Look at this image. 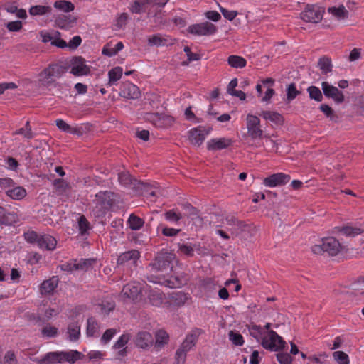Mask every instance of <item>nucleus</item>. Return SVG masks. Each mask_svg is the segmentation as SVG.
I'll use <instances>...</instances> for the list:
<instances>
[{
    "instance_id": "2",
    "label": "nucleus",
    "mask_w": 364,
    "mask_h": 364,
    "mask_svg": "<svg viewBox=\"0 0 364 364\" xmlns=\"http://www.w3.org/2000/svg\"><path fill=\"white\" fill-rule=\"evenodd\" d=\"M176 259L174 252L163 249L158 252L153 262L151 263L152 268L157 271L165 270L172 268L173 262Z\"/></svg>"
},
{
    "instance_id": "23",
    "label": "nucleus",
    "mask_w": 364,
    "mask_h": 364,
    "mask_svg": "<svg viewBox=\"0 0 364 364\" xmlns=\"http://www.w3.org/2000/svg\"><path fill=\"white\" fill-rule=\"evenodd\" d=\"M58 284V279L56 277L45 280L40 286V293L42 295L50 294L57 288Z\"/></svg>"
},
{
    "instance_id": "17",
    "label": "nucleus",
    "mask_w": 364,
    "mask_h": 364,
    "mask_svg": "<svg viewBox=\"0 0 364 364\" xmlns=\"http://www.w3.org/2000/svg\"><path fill=\"white\" fill-rule=\"evenodd\" d=\"M135 345L141 349H149L154 344L152 335L147 331H140L134 338Z\"/></svg>"
},
{
    "instance_id": "44",
    "label": "nucleus",
    "mask_w": 364,
    "mask_h": 364,
    "mask_svg": "<svg viewBox=\"0 0 364 364\" xmlns=\"http://www.w3.org/2000/svg\"><path fill=\"white\" fill-rule=\"evenodd\" d=\"M109 84L113 85L115 82L119 80L122 75V68L121 67H115L111 69L109 73Z\"/></svg>"
},
{
    "instance_id": "4",
    "label": "nucleus",
    "mask_w": 364,
    "mask_h": 364,
    "mask_svg": "<svg viewBox=\"0 0 364 364\" xmlns=\"http://www.w3.org/2000/svg\"><path fill=\"white\" fill-rule=\"evenodd\" d=\"M323 12L324 10L316 4H307L300 17L305 22L317 23L322 20Z\"/></svg>"
},
{
    "instance_id": "29",
    "label": "nucleus",
    "mask_w": 364,
    "mask_h": 364,
    "mask_svg": "<svg viewBox=\"0 0 364 364\" xmlns=\"http://www.w3.org/2000/svg\"><path fill=\"white\" fill-rule=\"evenodd\" d=\"M6 194L12 200H20L26 196L27 192L23 186L15 185L13 188L6 190Z\"/></svg>"
},
{
    "instance_id": "54",
    "label": "nucleus",
    "mask_w": 364,
    "mask_h": 364,
    "mask_svg": "<svg viewBox=\"0 0 364 364\" xmlns=\"http://www.w3.org/2000/svg\"><path fill=\"white\" fill-rule=\"evenodd\" d=\"M11 215L9 213H7L6 209L0 206V224L9 225H11L12 220L11 219Z\"/></svg>"
},
{
    "instance_id": "25",
    "label": "nucleus",
    "mask_w": 364,
    "mask_h": 364,
    "mask_svg": "<svg viewBox=\"0 0 364 364\" xmlns=\"http://www.w3.org/2000/svg\"><path fill=\"white\" fill-rule=\"evenodd\" d=\"M140 257V253L136 250H132L122 253L118 259L117 264H123L124 263L132 262L135 264Z\"/></svg>"
},
{
    "instance_id": "24",
    "label": "nucleus",
    "mask_w": 364,
    "mask_h": 364,
    "mask_svg": "<svg viewBox=\"0 0 364 364\" xmlns=\"http://www.w3.org/2000/svg\"><path fill=\"white\" fill-rule=\"evenodd\" d=\"M56 245L57 240L54 237L45 234L40 236L38 246L41 249L53 250L55 249Z\"/></svg>"
},
{
    "instance_id": "7",
    "label": "nucleus",
    "mask_w": 364,
    "mask_h": 364,
    "mask_svg": "<svg viewBox=\"0 0 364 364\" xmlns=\"http://www.w3.org/2000/svg\"><path fill=\"white\" fill-rule=\"evenodd\" d=\"M247 129L249 136L252 139H263V130L261 129L260 119L257 116L247 114Z\"/></svg>"
},
{
    "instance_id": "41",
    "label": "nucleus",
    "mask_w": 364,
    "mask_h": 364,
    "mask_svg": "<svg viewBox=\"0 0 364 364\" xmlns=\"http://www.w3.org/2000/svg\"><path fill=\"white\" fill-rule=\"evenodd\" d=\"M250 334L254 337L257 341L262 339L263 332L262 328L260 326L256 325L255 323H251L247 326Z\"/></svg>"
},
{
    "instance_id": "18",
    "label": "nucleus",
    "mask_w": 364,
    "mask_h": 364,
    "mask_svg": "<svg viewBox=\"0 0 364 364\" xmlns=\"http://www.w3.org/2000/svg\"><path fill=\"white\" fill-rule=\"evenodd\" d=\"M141 287L139 282H130L123 287L121 294L122 296L134 300L141 294Z\"/></svg>"
},
{
    "instance_id": "22",
    "label": "nucleus",
    "mask_w": 364,
    "mask_h": 364,
    "mask_svg": "<svg viewBox=\"0 0 364 364\" xmlns=\"http://www.w3.org/2000/svg\"><path fill=\"white\" fill-rule=\"evenodd\" d=\"M149 303L155 306H159L166 299L165 294L159 289H150L147 295Z\"/></svg>"
},
{
    "instance_id": "51",
    "label": "nucleus",
    "mask_w": 364,
    "mask_h": 364,
    "mask_svg": "<svg viewBox=\"0 0 364 364\" xmlns=\"http://www.w3.org/2000/svg\"><path fill=\"white\" fill-rule=\"evenodd\" d=\"M165 219L172 223H178L182 218L180 213H177L175 210H169L164 213Z\"/></svg>"
},
{
    "instance_id": "50",
    "label": "nucleus",
    "mask_w": 364,
    "mask_h": 364,
    "mask_svg": "<svg viewBox=\"0 0 364 364\" xmlns=\"http://www.w3.org/2000/svg\"><path fill=\"white\" fill-rule=\"evenodd\" d=\"M333 357L338 364H349L350 363L348 355L343 351L333 352Z\"/></svg>"
},
{
    "instance_id": "11",
    "label": "nucleus",
    "mask_w": 364,
    "mask_h": 364,
    "mask_svg": "<svg viewBox=\"0 0 364 364\" xmlns=\"http://www.w3.org/2000/svg\"><path fill=\"white\" fill-rule=\"evenodd\" d=\"M224 224L227 226L229 231L232 235L235 236L239 235L242 232L245 230L248 226L243 221L239 220L235 216L229 215L225 219Z\"/></svg>"
},
{
    "instance_id": "48",
    "label": "nucleus",
    "mask_w": 364,
    "mask_h": 364,
    "mask_svg": "<svg viewBox=\"0 0 364 364\" xmlns=\"http://www.w3.org/2000/svg\"><path fill=\"white\" fill-rule=\"evenodd\" d=\"M14 134H22L25 138L28 139L33 138L34 134L32 132L31 127L30 125V122L27 121L25 124V127L15 131Z\"/></svg>"
},
{
    "instance_id": "9",
    "label": "nucleus",
    "mask_w": 364,
    "mask_h": 364,
    "mask_svg": "<svg viewBox=\"0 0 364 364\" xmlns=\"http://www.w3.org/2000/svg\"><path fill=\"white\" fill-rule=\"evenodd\" d=\"M72 73L75 76H83L90 73V68L85 63V60L81 56L73 57L70 60Z\"/></svg>"
},
{
    "instance_id": "31",
    "label": "nucleus",
    "mask_w": 364,
    "mask_h": 364,
    "mask_svg": "<svg viewBox=\"0 0 364 364\" xmlns=\"http://www.w3.org/2000/svg\"><path fill=\"white\" fill-rule=\"evenodd\" d=\"M228 63L233 68H243L247 65V60L242 56L231 55L228 58Z\"/></svg>"
},
{
    "instance_id": "56",
    "label": "nucleus",
    "mask_w": 364,
    "mask_h": 364,
    "mask_svg": "<svg viewBox=\"0 0 364 364\" xmlns=\"http://www.w3.org/2000/svg\"><path fill=\"white\" fill-rule=\"evenodd\" d=\"M229 338L232 342V343L235 346H242L244 343V339L242 336L237 332L233 331H230L229 332Z\"/></svg>"
},
{
    "instance_id": "12",
    "label": "nucleus",
    "mask_w": 364,
    "mask_h": 364,
    "mask_svg": "<svg viewBox=\"0 0 364 364\" xmlns=\"http://www.w3.org/2000/svg\"><path fill=\"white\" fill-rule=\"evenodd\" d=\"M291 177L284 173H277L270 175L263 180V184L267 187L284 186L289 182Z\"/></svg>"
},
{
    "instance_id": "19",
    "label": "nucleus",
    "mask_w": 364,
    "mask_h": 364,
    "mask_svg": "<svg viewBox=\"0 0 364 364\" xmlns=\"http://www.w3.org/2000/svg\"><path fill=\"white\" fill-rule=\"evenodd\" d=\"M323 248L329 255L335 256L340 252L341 245L335 237H328L323 239Z\"/></svg>"
},
{
    "instance_id": "63",
    "label": "nucleus",
    "mask_w": 364,
    "mask_h": 364,
    "mask_svg": "<svg viewBox=\"0 0 364 364\" xmlns=\"http://www.w3.org/2000/svg\"><path fill=\"white\" fill-rule=\"evenodd\" d=\"M58 328L54 326H46L41 330L43 336L53 338L58 334Z\"/></svg>"
},
{
    "instance_id": "60",
    "label": "nucleus",
    "mask_w": 364,
    "mask_h": 364,
    "mask_svg": "<svg viewBox=\"0 0 364 364\" xmlns=\"http://www.w3.org/2000/svg\"><path fill=\"white\" fill-rule=\"evenodd\" d=\"M186 354V351L179 348L176 352L174 364H184Z\"/></svg>"
},
{
    "instance_id": "33",
    "label": "nucleus",
    "mask_w": 364,
    "mask_h": 364,
    "mask_svg": "<svg viewBox=\"0 0 364 364\" xmlns=\"http://www.w3.org/2000/svg\"><path fill=\"white\" fill-rule=\"evenodd\" d=\"M99 325L96 319L93 317L87 318V325L86 329V334L89 337L98 336Z\"/></svg>"
},
{
    "instance_id": "14",
    "label": "nucleus",
    "mask_w": 364,
    "mask_h": 364,
    "mask_svg": "<svg viewBox=\"0 0 364 364\" xmlns=\"http://www.w3.org/2000/svg\"><path fill=\"white\" fill-rule=\"evenodd\" d=\"M189 299L188 294L182 291H175L169 294L168 301L165 302L168 308L181 307Z\"/></svg>"
},
{
    "instance_id": "61",
    "label": "nucleus",
    "mask_w": 364,
    "mask_h": 364,
    "mask_svg": "<svg viewBox=\"0 0 364 364\" xmlns=\"http://www.w3.org/2000/svg\"><path fill=\"white\" fill-rule=\"evenodd\" d=\"M16 183L11 178H0V188L1 189L8 190L13 188Z\"/></svg>"
},
{
    "instance_id": "3",
    "label": "nucleus",
    "mask_w": 364,
    "mask_h": 364,
    "mask_svg": "<svg viewBox=\"0 0 364 364\" xmlns=\"http://www.w3.org/2000/svg\"><path fill=\"white\" fill-rule=\"evenodd\" d=\"M262 346L267 350L278 351L285 346V341L273 330L268 331L267 336H264L261 342Z\"/></svg>"
},
{
    "instance_id": "45",
    "label": "nucleus",
    "mask_w": 364,
    "mask_h": 364,
    "mask_svg": "<svg viewBox=\"0 0 364 364\" xmlns=\"http://www.w3.org/2000/svg\"><path fill=\"white\" fill-rule=\"evenodd\" d=\"M338 231L343 232V235L346 236H351L354 237L355 235H360L363 232V230H362L359 228H354L351 226H344L342 228H337Z\"/></svg>"
},
{
    "instance_id": "53",
    "label": "nucleus",
    "mask_w": 364,
    "mask_h": 364,
    "mask_svg": "<svg viewBox=\"0 0 364 364\" xmlns=\"http://www.w3.org/2000/svg\"><path fill=\"white\" fill-rule=\"evenodd\" d=\"M101 310L106 314L113 311L115 308V303L112 299H105L100 304Z\"/></svg>"
},
{
    "instance_id": "42",
    "label": "nucleus",
    "mask_w": 364,
    "mask_h": 364,
    "mask_svg": "<svg viewBox=\"0 0 364 364\" xmlns=\"http://www.w3.org/2000/svg\"><path fill=\"white\" fill-rule=\"evenodd\" d=\"M68 333L69 335V339L71 341H76L80 334V328L77 323H71L68 326Z\"/></svg>"
},
{
    "instance_id": "28",
    "label": "nucleus",
    "mask_w": 364,
    "mask_h": 364,
    "mask_svg": "<svg viewBox=\"0 0 364 364\" xmlns=\"http://www.w3.org/2000/svg\"><path fill=\"white\" fill-rule=\"evenodd\" d=\"M259 115L265 120H269L276 125L282 126L284 123V117L277 112L264 110Z\"/></svg>"
},
{
    "instance_id": "52",
    "label": "nucleus",
    "mask_w": 364,
    "mask_h": 364,
    "mask_svg": "<svg viewBox=\"0 0 364 364\" xmlns=\"http://www.w3.org/2000/svg\"><path fill=\"white\" fill-rule=\"evenodd\" d=\"M78 227L80 232L82 235H85L87 230L90 228V223L83 215H80L78 219Z\"/></svg>"
},
{
    "instance_id": "59",
    "label": "nucleus",
    "mask_w": 364,
    "mask_h": 364,
    "mask_svg": "<svg viewBox=\"0 0 364 364\" xmlns=\"http://www.w3.org/2000/svg\"><path fill=\"white\" fill-rule=\"evenodd\" d=\"M178 252L187 257H193L194 255V250L193 247L187 244H179Z\"/></svg>"
},
{
    "instance_id": "15",
    "label": "nucleus",
    "mask_w": 364,
    "mask_h": 364,
    "mask_svg": "<svg viewBox=\"0 0 364 364\" xmlns=\"http://www.w3.org/2000/svg\"><path fill=\"white\" fill-rule=\"evenodd\" d=\"M119 95L127 99H137L140 97L141 92L136 85L127 81L122 84Z\"/></svg>"
},
{
    "instance_id": "26",
    "label": "nucleus",
    "mask_w": 364,
    "mask_h": 364,
    "mask_svg": "<svg viewBox=\"0 0 364 364\" xmlns=\"http://www.w3.org/2000/svg\"><path fill=\"white\" fill-rule=\"evenodd\" d=\"M113 193L109 191L100 192L96 194V200L97 203L101 205L102 208L108 209L113 204L112 196Z\"/></svg>"
},
{
    "instance_id": "8",
    "label": "nucleus",
    "mask_w": 364,
    "mask_h": 364,
    "mask_svg": "<svg viewBox=\"0 0 364 364\" xmlns=\"http://www.w3.org/2000/svg\"><path fill=\"white\" fill-rule=\"evenodd\" d=\"M321 89L325 97L332 99L336 104H341L345 101V96L343 92L328 82L324 81L321 82Z\"/></svg>"
},
{
    "instance_id": "37",
    "label": "nucleus",
    "mask_w": 364,
    "mask_h": 364,
    "mask_svg": "<svg viewBox=\"0 0 364 364\" xmlns=\"http://www.w3.org/2000/svg\"><path fill=\"white\" fill-rule=\"evenodd\" d=\"M328 13L333 14L335 17L338 19L346 18L348 16V11L346 9L344 6L341 5L339 7H329L328 9Z\"/></svg>"
},
{
    "instance_id": "39",
    "label": "nucleus",
    "mask_w": 364,
    "mask_h": 364,
    "mask_svg": "<svg viewBox=\"0 0 364 364\" xmlns=\"http://www.w3.org/2000/svg\"><path fill=\"white\" fill-rule=\"evenodd\" d=\"M52 11V8L49 6L36 5L32 6L29 9V14L31 16L36 15H44L50 13Z\"/></svg>"
},
{
    "instance_id": "36",
    "label": "nucleus",
    "mask_w": 364,
    "mask_h": 364,
    "mask_svg": "<svg viewBox=\"0 0 364 364\" xmlns=\"http://www.w3.org/2000/svg\"><path fill=\"white\" fill-rule=\"evenodd\" d=\"M62 357V363L67 361L70 363H74L81 357V353L77 350H72L70 352H60Z\"/></svg>"
},
{
    "instance_id": "35",
    "label": "nucleus",
    "mask_w": 364,
    "mask_h": 364,
    "mask_svg": "<svg viewBox=\"0 0 364 364\" xmlns=\"http://www.w3.org/2000/svg\"><path fill=\"white\" fill-rule=\"evenodd\" d=\"M127 223L132 230H138L143 227L144 221L142 218L132 213L129 215Z\"/></svg>"
},
{
    "instance_id": "5",
    "label": "nucleus",
    "mask_w": 364,
    "mask_h": 364,
    "mask_svg": "<svg viewBox=\"0 0 364 364\" xmlns=\"http://www.w3.org/2000/svg\"><path fill=\"white\" fill-rule=\"evenodd\" d=\"M144 119L146 121L151 123L154 127L159 128L169 127L174 122V119L172 117L159 113H146Z\"/></svg>"
},
{
    "instance_id": "30",
    "label": "nucleus",
    "mask_w": 364,
    "mask_h": 364,
    "mask_svg": "<svg viewBox=\"0 0 364 364\" xmlns=\"http://www.w3.org/2000/svg\"><path fill=\"white\" fill-rule=\"evenodd\" d=\"M75 23V18L70 15H60L56 20V25L60 28H69Z\"/></svg>"
},
{
    "instance_id": "40",
    "label": "nucleus",
    "mask_w": 364,
    "mask_h": 364,
    "mask_svg": "<svg viewBox=\"0 0 364 364\" xmlns=\"http://www.w3.org/2000/svg\"><path fill=\"white\" fill-rule=\"evenodd\" d=\"M307 92L311 100H314L318 102H320L323 100V94L318 87L314 85L309 86L307 88Z\"/></svg>"
},
{
    "instance_id": "38",
    "label": "nucleus",
    "mask_w": 364,
    "mask_h": 364,
    "mask_svg": "<svg viewBox=\"0 0 364 364\" xmlns=\"http://www.w3.org/2000/svg\"><path fill=\"white\" fill-rule=\"evenodd\" d=\"M183 208L186 211H188V216L191 218V220H196V222L202 224L203 219L198 215V210L195 207L190 203H186L183 205Z\"/></svg>"
},
{
    "instance_id": "46",
    "label": "nucleus",
    "mask_w": 364,
    "mask_h": 364,
    "mask_svg": "<svg viewBox=\"0 0 364 364\" xmlns=\"http://www.w3.org/2000/svg\"><path fill=\"white\" fill-rule=\"evenodd\" d=\"M54 7L65 12L72 11L75 8L73 3L65 0L56 1L54 3Z\"/></svg>"
},
{
    "instance_id": "6",
    "label": "nucleus",
    "mask_w": 364,
    "mask_h": 364,
    "mask_svg": "<svg viewBox=\"0 0 364 364\" xmlns=\"http://www.w3.org/2000/svg\"><path fill=\"white\" fill-rule=\"evenodd\" d=\"M187 31L194 36H210L217 31V27L209 21L191 25Z\"/></svg>"
},
{
    "instance_id": "47",
    "label": "nucleus",
    "mask_w": 364,
    "mask_h": 364,
    "mask_svg": "<svg viewBox=\"0 0 364 364\" xmlns=\"http://www.w3.org/2000/svg\"><path fill=\"white\" fill-rule=\"evenodd\" d=\"M161 8V7H159V6L156 5L151 9V12H155V14L154 15V22L156 26H159L166 23L164 18V15Z\"/></svg>"
},
{
    "instance_id": "58",
    "label": "nucleus",
    "mask_w": 364,
    "mask_h": 364,
    "mask_svg": "<svg viewBox=\"0 0 364 364\" xmlns=\"http://www.w3.org/2000/svg\"><path fill=\"white\" fill-rule=\"evenodd\" d=\"M129 339V334H122L114 344L113 348L114 349H121L122 348H125Z\"/></svg>"
},
{
    "instance_id": "20",
    "label": "nucleus",
    "mask_w": 364,
    "mask_h": 364,
    "mask_svg": "<svg viewBox=\"0 0 364 364\" xmlns=\"http://www.w3.org/2000/svg\"><path fill=\"white\" fill-rule=\"evenodd\" d=\"M232 143V140L228 138L212 139L207 142V149L209 151L222 150L228 148Z\"/></svg>"
},
{
    "instance_id": "27",
    "label": "nucleus",
    "mask_w": 364,
    "mask_h": 364,
    "mask_svg": "<svg viewBox=\"0 0 364 364\" xmlns=\"http://www.w3.org/2000/svg\"><path fill=\"white\" fill-rule=\"evenodd\" d=\"M168 341L169 335L168 333L163 329H160L155 333L154 348L156 351H159L168 344Z\"/></svg>"
},
{
    "instance_id": "49",
    "label": "nucleus",
    "mask_w": 364,
    "mask_h": 364,
    "mask_svg": "<svg viewBox=\"0 0 364 364\" xmlns=\"http://www.w3.org/2000/svg\"><path fill=\"white\" fill-rule=\"evenodd\" d=\"M320 110L332 121H336L338 116L335 114L333 109L326 104H321L319 107Z\"/></svg>"
},
{
    "instance_id": "21",
    "label": "nucleus",
    "mask_w": 364,
    "mask_h": 364,
    "mask_svg": "<svg viewBox=\"0 0 364 364\" xmlns=\"http://www.w3.org/2000/svg\"><path fill=\"white\" fill-rule=\"evenodd\" d=\"M37 364H57L62 363V357L60 352H50L46 353L43 358H36L33 360Z\"/></svg>"
},
{
    "instance_id": "34",
    "label": "nucleus",
    "mask_w": 364,
    "mask_h": 364,
    "mask_svg": "<svg viewBox=\"0 0 364 364\" xmlns=\"http://www.w3.org/2000/svg\"><path fill=\"white\" fill-rule=\"evenodd\" d=\"M55 124L60 130L63 131L65 132L77 134L81 133L80 129L79 128L70 127L63 119H57L55 121Z\"/></svg>"
},
{
    "instance_id": "64",
    "label": "nucleus",
    "mask_w": 364,
    "mask_h": 364,
    "mask_svg": "<svg viewBox=\"0 0 364 364\" xmlns=\"http://www.w3.org/2000/svg\"><path fill=\"white\" fill-rule=\"evenodd\" d=\"M277 358L281 364H290L292 361L291 356L287 353H279L277 354Z\"/></svg>"
},
{
    "instance_id": "43",
    "label": "nucleus",
    "mask_w": 364,
    "mask_h": 364,
    "mask_svg": "<svg viewBox=\"0 0 364 364\" xmlns=\"http://www.w3.org/2000/svg\"><path fill=\"white\" fill-rule=\"evenodd\" d=\"M318 65L324 74L332 71L331 60L328 57L324 56L318 60Z\"/></svg>"
},
{
    "instance_id": "55",
    "label": "nucleus",
    "mask_w": 364,
    "mask_h": 364,
    "mask_svg": "<svg viewBox=\"0 0 364 364\" xmlns=\"http://www.w3.org/2000/svg\"><path fill=\"white\" fill-rule=\"evenodd\" d=\"M300 94V92L297 90L294 83H291L287 89V100L289 102L294 100L297 95Z\"/></svg>"
},
{
    "instance_id": "62",
    "label": "nucleus",
    "mask_w": 364,
    "mask_h": 364,
    "mask_svg": "<svg viewBox=\"0 0 364 364\" xmlns=\"http://www.w3.org/2000/svg\"><path fill=\"white\" fill-rule=\"evenodd\" d=\"M116 330L114 328H109L105 331L101 337V341L104 344L109 343L116 333Z\"/></svg>"
},
{
    "instance_id": "16",
    "label": "nucleus",
    "mask_w": 364,
    "mask_h": 364,
    "mask_svg": "<svg viewBox=\"0 0 364 364\" xmlns=\"http://www.w3.org/2000/svg\"><path fill=\"white\" fill-rule=\"evenodd\" d=\"M203 333L200 328H195L186 336L185 340L181 343L180 348H182L186 352H188L198 341L200 335Z\"/></svg>"
},
{
    "instance_id": "10",
    "label": "nucleus",
    "mask_w": 364,
    "mask_h": 364,
    "mask_svg": "<svg viewBox=\"0 0 364 364\" xmlns=\"http://www.w3.org/2000/svg\"><path fill=\"white\" fill-rule=\"evenodd\" d=\"M210 128L207 129L203 126H199L191 129L188 132V138L191 143L194 146H200L206 136L210 133Z\"/></svg>"
},
{
    "instance_id": "13",
    "label": "nucleus",
    "mask_w": 364,
    "mask_h": 364,
    "mask_svg": "<svg viewBox=\"0 0 364 364\" xmlns=\"http://www.w3.org/2000/svg\"><path fill=\"white\" fill-rule=\"evenodd\" d=\"M167 1H157L156 0H143L142 1L139 2L138 1H134L129 9L132 13L134 14H140L142 11V9L146 6V4H150L151 8L149 9L148 11V16H149L151 13V9L154 8L155 6L158 5L159 7H164Z\"/></svg>"
},
{
    "instance_id": "1",
    "label": "nucleus",
    "mask_w": 364,
    "mask_h": 364,
    "mask_svg": "<svg viewBox=\"0 0 364 364\" xmlns=\"http://www.w3.org/2000/svg\"><path fill=\"white\" fill-rule=\"evenodd\" d=\"M68 70V67L62 63L49 64L38 75V84L43 87L55 85L57 79L60 78Z\"/></svg>"
},
{
    "instance_id": "32",
    "label": "nucleus",
    "mask_w": 364,
    "mask_h": 364,
    "mask_svg": "<svg viewBox=\"0 0 364 364\" xmlns=\"http://www.w3.org/2000/svg\"><path fill=\"white\" fill-rule=\"evenodd\" d=\"M148 43L151 46H164L169 44L168 39L162 37L160 34H155L149 36Z\"/></svg>"
},
{
    "instance_id": "57",
    "label": "nucleus",
    "mask_w": 364,
    "mask_h": 364,
    "mask_svg": "<svg viewBox=\"0 0 364 364\" xmlns=\"http://www.w3.org/2000/svg\"><path fill=\"white\" fill-rule=\"evenodd\" d=\"M23 236H24V239L28 243H31V244L36 243L38 245L41 235H38L36 232L31 230V231H28V232H25Z\"/></svg>"
}]
</instances>
